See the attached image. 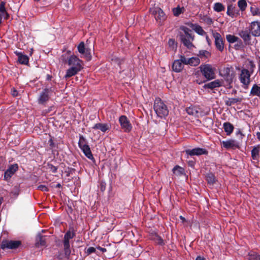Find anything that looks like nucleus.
I'll return each instance as SVG.
<instances>
[{
  "label": "nucleus",
  "mask_w": 260,
  "mask_h": 260,
  "mask_svg": "<svg viewBox=\"0 0 260 260\" xmlns=\"http://www.w3.org/2000/svg\"><path fill=\"white\" fill-rule=\"evenodd\" d=\"M178 37L180 42L189 49L194 47L192 41L194 39V36L192 31L185 26H180L179 27Z\"/></svg>",
  "instance_id": "obj_1"
},
{
  "label": "nucleus",
  "mask_w": 260,
  "mask_h": 260,
  "mask_svg": "<svg viewBox=\"0 0 260 260\" xmlns=\"http://www.w3.org/2000/svg\"><path fill=\"white\" fill-rule=\"evenodd\" d=\"M153 108L157 115L160 118H164L169 114L167 106L159 98L155 99Z\"/></svg>",
  "instance_id": "obj_2"
},
{
  "label": "nucleus",
  "mask_w": 260,
  "mask_h": 260,
  "mask_svg": "<svg viewBox=\"0 0 260 260\" xmlns=\"http://www.w3.org/2000/svg\"><path fill=\"white\" fill-rule=\"evenodd\" d=\"M76 235L74 230H70L64 235L63 245L64 254L68 258L70 256L71 250L70 247V240L73 239Z\"/></svg>",
  "instance_id": "obj_3"
},
{
  "label": "nucleus",
  "mask_w": 260,
  "mask_h": 260,
  "mask_svg": "<svg viewBox=\"0 0 260 260\" xmlns=\"http://www.w3.org/2000/svg\"><path fill=\"white\" fill-rule=\"evenodd\" d=\"M200 69L202 75L207 80H210L215 78L216 69L211 64H202Z\"/></svg>",
  "instance_id": "obj_4"
},
{
  "label": "nucleus",
  "mask_w": 260,
  "mask_h": 260,
  "mask_svg": "<svg viewBox=\"0 0 260 260\" xmlns=\"http://www.w3.org/2000/svg\"><path fill=\"white\" fill-rule=\"evenodd\" d=\"M54 89L52 88H46L39 93L37 101L39 104L45 105L50 100Z\"/></svg>",
  "instance_id": "obj_5"
},
{
  "label": "nucleus",
  "mask_w": 260,
  "mask_h": 260,
  "mask_svg": "<svg viewBox=\"0 0 260 260\" xmlns=\"http://www.w3.org/2000/svg\"><path fill=\"white\" fill-rule=\"evenodd\" d=\"M150 13L154 16L157 22L164 21L166 20L167 16L162 9L159 7H154L149 10Z\"/></svg>",
  "instance_id": "obj_6"
},
{
  "label": "nucleus",
  "mask_w": 260,
  "mask_h": 260,
  "mask_svg": "<svg viewBox=\"0 0 260 260\" xmlns=\"http://www.w3.org/2000/svg\"><path fill=\"white\" fill-rule=\"evenodd\" d=\"M119 122L121 128L124 132L128 133L131 131L132 125L126 116L124 115L121 116L119 118Z\"/></svg>",
  "instance_id": "obj_7"
},
{
  "label": "nucleus",
  "mask_w": 260,
  "mask_h": 260,
  "mask_svg": "<svg viewBox=\"0 0 260 260\" xmlns=\"http://www.w3.org/2000/svg\"><path fill=\"white\" fill-rule=\"evenodd\" d=\"M78 50L79 52L84 55V57L87 61L91 59L92 56L91 54L90 49L85 48V44L83 42H81L78 46Z\"/></svg>",
  "instance_id": "obj_8"
},
{
  "label": "nucleus",
  "mask_w": 260,
  "mask_h": 260,
  "mask_svg": "<svg viewBox=\"0 0 260 260\" xmlns=\"http://www.w3.org/2000/svg\"><path fill=\"white\" fill-rule=\"evenodd\" d=\"M213 36L215 39L216 48L222 52L224 49V42L221 35L217 32H212Z\"/></svg>",
  "instance_id": "obj_9"
},
{
  "label": "nucleus",
  "mask_w": 260,
  "mask_h": 260,
  "mask_svg": "<svg viewBox=\"0 0 260 260\" xmlns=\"http://www.w3.org/2000/svg\"><path fill=\"white\" fill-rule=\"evenodd\" d=\"M185 154L188 156H199L203 154H207L208 151L204 148H195L192 149H186L185 150Z\"/></svg>",
  "instance_id": "obj_10"
},
{
  "label": "nucleus",
  "mask_w": 260,
  "mask_h": 260,
  "mask_svg": "<svg viewBox=\"0 0 260 260\" xmlns=\"http://www.w3.org/2000/svg\"><path fill=\"white\" fill-rule=\"evenodd\" d=\"M220 74L225 78L226 81H233L235 77L233 70L229 67L224 68Z\"/></svg>",
  "instance_id": "obj_11"
},
{
  "label": "nucleus",
  "mask_w": 260,
  "mask_h": 260,
  "mask_svg": "<svg viewBox=\"0 0 260 260\" xmlns=\"http://www.w3.org/2000/svg\"><path fill=\"white\" fill-rule=\"evenodd\" d=\"M21 242L19 241H3L1 245L2 249H15L19 246Z\"/></svg>",
  "instance_id": "obj_12"
},
{
  "label": "nucleus",
  "mask_w": 260,
  "mask_h": 260,
  "mask_svg": "<svg viewBox=\"0 0 260 260\" xmlns=\"http://www.w3.org/2000/svg\"><path fill=\"white\" fill-rule=\"evenodd\" d=\"M82 61L76 55H71L68 59V64L72 66V67H78V69H81Z\"/></svg>",
  "instance_id": "obj_13"
},
{
  "label": "nucleus",
  "mask_w": 260,
  "mask_h": 260,
  "mask_svg": "<svg viewBox=\"0 0 260 260\" xmlns=\"http://www.w3.org/2000/svg\"><path fill=\"white\" fill-rule=\"evenodd\" d=\"M222 145L226 149H236L240 147L239 144L236 141L233 139L222 141Z\"/></svg>",
  "instance_id": "obj_14"
},
{
  "label": "nucleus",
  "mask_w": 260,
  "mask_h": 260,
  "mask_svg": "<svg viewBox=\"0 0 260 260\" xmlns=\"http://www.w3.org/2000/svg\"><path fill=\"white\" fill-rule=\"evenodd\" d=\"M226 14L229 16L234 18L239 14V11L233 4L229 3L227 7Z\"/></svg>",
  "instance_id": "obj_15"
},
{
  "label": "nucleus",
  "mask_w": 260,
  "mask_h": 260,
  "mask_svg": "<svg viewBox=\"0 0 260 260\" xmlns=\"http://www.w3.org/2000/svg\"><path fill=\"white\" fill-rule=\"evenodd\" d=\"M250 31L251 34L255 37L260 36V23L254 21L251 23Z\"/></svg>",
  "instance_id": "obj_16"
},
{
  "label": "nucleus",
  "mask_w": 260,
  "mask_h": 260,
  "mask_svg": "<svg viewBox=\"0 0 260 260\" xmlns=\"http://www.w3.org/2000/svg\"><path fill=\"white\" fill-rule=\"evenodd\" d=\"M18 169V166L17 164L11 165L8 169L5 172L4 174V178L5 180H7L9 179L12 175L14 174V173Z\"/></svg>",
  "instance_id": "obj_17"
},
{
  "label": "nucleus",
  "mask_w": 260,
  "mask_h": 260,
  "mask_svg": "<svg viewBox=\"0 0 260 260\" xmlns=\"http://www.w3.org/2000/svg\"><path fill=\"white\" fill-rule=\"evenodd\" d=\"M239 36L243 39L246 45H249L251 40L250 33L247 30H242L239 32Z\"/></svg>",
  "instance_id": "obj_18"
},
{
  "label": "nucleus",
  "mask_w": 260,
  "mask_h": 260,
  "mask_svg": "<svg viewBox=\"0 0 260 260\" xmlns=\"http://www.w3.org/2000/svg\"><path fill=\"white\" fill-rule=\"evenodd\" d=\"M36 246L37 247L44 246L46 245V237L41 234L37 235L36 238Z\"/></svg>",
  "instance_id": "obj_19"
},
{
  "label": "nucleus",
  "mask_w": 260,
  "mask_h": 260,
  "mask_svg": "<svg viewBox=\"0 0 260 260\" xmlns=\"http://www.w3.org/2000/svg\"><path fill=\"white\" fill-rule=\"evenodd\" d=\"M15 53L18 56V60L20 63L26 64L28 63L29 58L27 55L17 51Z\"/></svg>",
  "instance_id": "obj_20"
},
{
  "label": "nucleus",
  "mask_w": 260,
  "mask_h": 260,
  "mask_svg": "<svg viewBox=\"0 0 260 260\" xmlns=\"http://www.w3.org/2000/svg\"><path fill=\"white\" fill-rule=\"evenodd\" d=\"M250 76V73L248 70L245 69H242L240 75V81H246V80L249 81Z\"/></svg>",
  "instance_id": "obj_21"
},
{
  "label": "nucleus",
  "mask_w": 260,
  "mask_h": 260,
  "mask_svg": "<svg viewBox=\"0 0 260 260\" xmlns=\"http://www.w3.org/2000/svg\"><path fill=\"white\" fill-rule=\"evenodd\" d=\"M187 113L195 117L199 116V108L196 106H190L186 109Z\"/></svg>",
  "instance_id": "obj_22"
},
{
  "label": "nucleus",
  "mask_w": 260,
  "mask_h": 260,
  "mask_svg": "<svg viewBox=\"0 0 260 260\" xmlns=\"http://www.w3.org/2000/svg\"><path fill=\"white\" fill-rule=\"evenodd\" d=\"M183 68V64L178 60H175L172 65L173 70L176 72H180Z\"/></svg>",
  "instance_id": "obj_23"
},
{
  "label": "nucleus",
  "mask_w": 260,
  "mask_h": 260,
  "mask_svg": "<svg viewBox=\"0 0 260 260\" xmlns=\"http://www.w3.org/2000/svg\"><path fill=\"white\" fill-rule=\"evenodd\" d=\"M93 129H100L102 132L105 133L108 129H109L110 127L109 124L107 123H99L95 124L92 127Z\"/></svg>",
  "instance_id": "obj_24"
},
{
  "label": "nucleus",
  "mask_w": 260,
  "mask_h": 260,
  "mask_svg": "<svg viewBox=\"0 0 260 260\" xmlns=\"http://www.w3.org/2000/svg\"><path fill=\"white\" fill-rule=\"evenodd\" d=\"M81 70V69H78V67H71L67 70L64 77L66 79H67L68 78L71 77L76 74Z\"/></svg>",
  "instance_id": "obj_25"
},
{
  "label": "nucleus",
  "mask_w": 260,
  "mask_h": 260,
  "mask_svg": "<svg viewBox=\"0 0 260 260\" xmlns=\"http://www.w3.org/2000/svg\"><path fill=\"white\" fill-rule=\"evenodd\" d=\"M223 127L227 135H231L234 130V126L230 122H224Z\"/></svg>",
  "instance_id": "obj_26"
},
{
  "label": "nucleus",
  "mask_w": 260,
  "mask_h": 260,
  "mask_svg": "<svg viewBox=\"0 0 260 260\" xmlns=\"http://www.w3.org/2000/svg\"><path fill=\"white\" fill-rule=\"evenodd\" d=\"M259 147L254 146L251 150V157L254 160H258L259 158Z\"/></svg>",
  "instance_id": "obj_27"
},
{
  "label": "nucleus",
  "mask_w": 260,
  "mask_h": 260,
  "mask_svg": "<svg viewBox=\"0 0 260 260\" xmlns=\"http://www.w3.org/2000/svg\"><path fill=\"white\" fill-rule=\"evenodd\" d=\"M85 155L90 159H93V157L91 153L90 147L89 146H87L84 148H81Z\"/></svg>",
  "instance_id": "obj_28"
},
{
  "label": "nucleus",
  "mask_w": 260,
  "mask_h": 260,
  "mask_svg": "<svg viewBox=\"0 0 260 260\" xmlns=\"http://www.w3.org/2000/svg\"><path fill=\"white\" fill-rule=\"evenodd\" d=\"M188 64L191 66H197L200 63V60L198 57H192L187 60Z\"/></svg>",
  "instance_id": "obj_29"
},
{
  "label": "nucleus",
  "mask_w": 260,
  "mask_h": 260,
  "mask_svg": "<svg viewBox=\"0 0 260 260\" xmlns=\"http://www.w3.org/2000/svg\"><path fill=\"white\" fill-rule=\"evenodd\" d=\"M200 19L207 25H210L213 24V21L212 19L207 15H200Z\"/></svg>",
  "instance_id": "obj_30"
},
{
  "label": "nucleus",
  "mask_w": 260,
  "mask_h": 260,
  "mask_svg": "<svg viewBox=\"0 0 260 260\" xmlns=\"http://www.w3.org/2000/svg\"><path fill=\"white\" fill-rule=\"evenodd\" d=\"M173 15L175 16H178L181 14H182L185 11V9L183 7H180L178 6L176 8H174L172 9Z\"/></svg>",
  "instance_id": "obj_31"
},
{
  "label": "nucleus",
  "mask_w": 260,
  "mask_h": 260,
  "mask_svg": "<svg viewBox=\"0 0 260 260\" xmlns=\"http://www.w3.org/2000/svg\"><path fill=\"white\" fill-rule=\"evenodd\" d=\"M247 259L248 260H260V255L254 251L249 252Z\"/></svg>",
  "instance_id": "obj_32"
},
{
  "label": "nucleus",
  "mask_w": 260,
  "mask_h": 260,
  "mask_svg": "<svg viewBox=\"0 0 260 260\" xmlns=\"http://www.w3.org/2000/svg\"><path fill=\"white\" fill-rule=\"evenodd\" d=\"M250 94L252 95L260 96V87L256 84H254L251 89Z\"/></svg>",
  "instance_id": "obj_33"
},
{
  "label": "nucleus",
  "mask_w": 260,
  "mask_h": 260,
  "mask_svg": "<svg viewBox=\"0 0 260 260\" xmlns=\"http://www.w3.org/2000/svg\"><path fill=\"white\" fill-rule=\"evenodd\" d=\"M221 82H209L207 84H205L204 87L205 88H209L210 89H213V88L219 87L221 86Z\"/></svg>",
  "instance_id": "obj_34"
},
{
  "label": "nucleus",
  "mask_w": 260,
  "mask_h": 260,
  "mask_svg": "<svg viewBox=\"0 0 260 260\" xmlns=\"http://www.w3.org/2000/svg\"><path fill=\"white\" fill-rule=\"evenodd\" d=\"M173 173L177 176L183 175L184 173V170L181 167L176 166L173 169Z\"/></svg>",
  "instance_id": "obj_35"
},
{
  "label": "nucleus",
  "mask_w": 260,
  "mask_h": 260,
  "mask_svg": "<svg viewBox=\"0 0 260 260\" xmlns=\"http://www.w3.org/2000/svg\"><path fill=\"white\" fill-rule=\"evenodd\" d=\"M206 179L208 183L210 184H213L216 181L214 175L212 173L207 174L206 176Z\"/></svg>",
  "instance_id": "obj_36"
},
{
  "label": "nucleus",
  "mask_w": 260,
  "mask_h": 260,
  "mask_svg": "<svg viewBox=\"0 0 260 260\" xmlns=\"http://www.w3.org/2000/svg\"><path fill=\"white\" fill-rule=\"evenodd\" d=\"M224 6L220 3H216L214 5L213 9L217 12H220L224 10Z\"/></svg>",
  "instance_id": "obj_37"
},
{
  "label": "nucleus",
  "mask_w": 260,
  "mask_h": 260,
  "mask_svg": "<svg viewBox=\"0 0 260 260\" xmlns=\"http://www.w3.org/2000/svg\"><path fill=\"white\" fill-rule=\"evenodd\" d=\"M78 145L80 149L88 146L85 138L82 135L80 136Z\"/></svg>",
  "instance_id": "obj_38"
},
{
  "label": "nucleus",
  "mask_w": 260,
  "mask_h": 260,
  "mask_svg": "<svg viewBox=\"0 0 260 260\" xmlns=\"http://www.w3.org/2000/svg\"><path fill=\"white\" fill-rule=\"evenodd\" d=\"M226 39L230 43H235L236 42H238L240 40V39L238 37L232 35H226Z\"/></svg>",
  "instance_id": "obj_39"
},
{
  "label": "nucleus",
  "mask_w": 260,
  "mask_h": 260,
  "mask_svg": "<svg viewBox=\"0 0 260 260\" xmlns=\"http://www.w3.org/2000/svg\"><path fill=\"white\" fill-rule=\"evenodd\" d=\"M238 6L241 11H245L247 7V3L246 0H239L238 2Z\"/></svg>",
  "instance_id": "obj_40"
},
{
  "label": "nucleus",
  "mask_w": 260,
  "mask_h": 260,
  "mask_svg": "<svg viewBox=\"0 0 260 260\" xmlns=\"http://www.w3.org/2000/svg\"><path fill=\"white\" fill-rule=\"evenodd\" d=\"M250 11L253 15H260L259 9L255 5H253L250 7Z\"/></svg>",
  "instance_id": "obj_41"
},
{
  "label": "nucleus",
  "mask_w": 260,
  "mask_h": 260,
  "mask_svg": "<svg viewBox=\"0 0 260 260\" xmlns=\"http://www.w3.org/2000/svg\"><path fill=\"white\" fill-rule=\"evenodd\" d=\"M247 68V70L249 71L250 74H252L253 72L254 69L255 68V65L254 64L253 61H249Z\"/></svg>",
  "instance_id": "obj_42"
},
{
  "label": "nucleus",
  "mask_w": 260,
  "mask_h": 260,
  "mask_svg": "<svg viewBox=\"0 0 260 260\" xmlns=\"http://www.w3.org/2000/svg\"><path fill=\"white\" fill-rule=\"evenodd\" d=\"M195 31L199 35L203 36L206 34V32L204 30L202 27L200 25H197L195 29Z\"/></svg>",
  "instance_id": "obj_43"
},
{
  "label": "nucleus",
  "mask_w": 260,
  "mask_h": 260,
  "mask_svg": "<svg viewBox=\"0 0 260 260\" xmlns=\"http://www.w3.org/2000/svg\"><path fill=\"white\" fill-rule=\"evenodd\" d=\"M239 102V100L236 98H231L229 99L228 100L226 101V105L228 106H231L232 104L236 103Z\"/></svg>",
  "instance_id": "obj_44"
},
{
  "label": "nucleus",
  "mask_w": 260,
  "mask_h": 260,
  "mask_svg": "<svg viewBox=\"0 0 260 260\" xmlns=\"http://www.w3.org/2000/svg\"><path fill=\"white\" fill-rule=\"evenodd\" d=\"M210 55V53L206 50H201L199 52V56L201 57L208 58Z\"/></svg>",
  "instance_id": "obj_45"
},
{
  "label": "nucleus",
  "mask_w": 260,
  "mask_h": 260,
  "mask_svg": "<svg viewBox=\"0 0 260 260\" xmlns=\"http://www.w3.org/2000/svg\"><path fill=\"white\" fill-rule=\"evenodd\" d=\"M95 251L96 249L95 248L93 247H90L86 250L85 253H86L87 255H89L92 253L95 252Z\"/></svg>",
  "instance_id": "obj_46"
},
{
  "label": "nucleus",
  "mask_w": 260,
  "mask_h": 260,
  "mask_svg": "<svg viewBox=\"0 0 260 260\" xmlns=\"http://www.w3.org/2000/svg\"><path fill=\"white\" fill-rule=\"evenodd\" d=\"M188 58H186L184 55H181L180 59H178L182 64H188L187 60Z\"/></svg>",
  "instance_id": "obj_47"
},
{
  "label": "nucleus",
  "mask_w": 260,
  "mask_h": 260,
  "mask_svg": "<svg viewBox=\"0 0 260 260\" xmlns=\"http://www.w3.org/2000/svg\"><path fill=\"white\" fill-rule=\"evenodd\" d=\"M37 188L43 191H48L49 190L48 188L44 185H40L37 187Z\"/></svg>",
  "instance_id": "obj_48"
},
{
  "label": "nucleus",
  "mask_w": 260,
  "mask_h": 260,
  "mask_svg": "<svg viewBox=\"0 0 260 260\" xmlns=\"http://www.w3.org/2000/svg\"><path fill=\"white\" fill-rule=\"evenodd\" d=\"M48 169L53 173H55L57 171V167L54 166L52 164H48Z\"/></svg>",
  "instance_id": "obj_49"
},
{
  "label": "nucleus",
  "mask_w": 260,
  "mask_h": 260,
  "mask_svg": "<svg viewBox=\"0 0 260 260\" xmlns=\"http://www.w3.org/2000/svg\"><path fill=\"white\" fill-rule=\"evenodd\" d=\"M242 42L241 40L240 39L237 42V44L235 45V48L236 50H239L242 47Z\"/></svg>",
  "instance_id": "obj_50"
},
{
  "label": "nucleus",
  "mask_w": 260,
  "mask_h": 260,
  "mask_svg": "<svg viewBox=\"0 0 260 260\" xmlns=\"http://www.w3.org/2000/svg\"><path fill=\"white\" fill-rule=\"evenodd\" d=\"M5 11H6L5 9V3L2 2L0 4V13H3Z\"/></svg>",
  "instance_id": "obj_51"
},
{
  "label": "nucleus",
  "mask_w": 260,
  "mask_h": 260,
  "mask_svg": "<svg viewBox=\"0 0 260 260\" xmlns=\"http://www.w3.org/2000/svg\"><path fill=\"white\" fill-rule=\"evenodd\" d=\"M168 44L170 46H171L173 47V48H174V46L175 45V47H176V45H175V41L174 39H170L168 42Z\"/></svg>",
  "instance_id": "obj_52"
},
{
  "label": "nucleus",
  "mask_w": 260,
  "mask_h": 260,
  "mask_svg": "<svg viewBox=\"0 0 260 260\" xmlns=\"http://www.w3.org/2000/svg\"><path fill=\"white\" fill-rule=\"evenodd\" d=\"M0 15H2V18L3 17H4L5 19H8L9 17V15L7 12V11L4 12L3 13H1Z\"/></svg>",
  "instance_id": "obj_53"
},
{
  "label": "nucleus",
  "mask_w": 260,
  "mask_h": 260,
  "mask_svg": "<svg viewBox=\"0 0 260 260\" xmlns=\"http://www.w3.org/2000/svg\"><path fill=\"white\" fill-rule=\"evenodd\" d=\"M11 93L13 96H16L18 94V91L14 88L12 89Z\"/></svg>",
  "instance_id": "obj_54"
},
{
  "label": "nucleus",
  "mask_w": 260,
  "mask_h": 260,
  "mask_svg": "<svg viewBox=\"0 0 260 260\" xmlns=\"http://www.w3.org/2000/svg\"><path fill=\"white\" fill-rule=\"evenodd\" d=\"M158 243L160 245H163L164 244L163 240L160 237L158 238Z\"/></svg>",
  "instance_id": "obj_55"
},
{
  "label": "nucleus",
  "mask_w": 260,
  "mask_h": 260,
  "mask_svg": "<svg viewBox=\"0 0 260 260\" xmlns=\"http://www.w3.org/2000/svg\"><path fill=\"white\" fill-rule=\"evenodd\" d=\"M236 135H240L241 139H242L244 136V135L242 134V132L240 129H239L238 131L236 133Z\"/></svg>",
  "instance_id": "obj_56"
},
{
  "label": "nucleus",
  "mask_w": 260,
  "mask_h": 260,
  "mask_svg": "<svg viewBox=\"0 0 260 260\" xmlns=\"http://www.w3.org/2000/svg\"><path fill=\"white\" fill-rule=\"evenodd\" d=\"M97 249H99L100 250H101L103 252H106L107 251L106 248L101 247L100 246L97 247Z\"/></svg>",
  "instance_id": "obj_57"
},
{
  "label": "nucleus",
  "mask_w": 260,
  "mask_h": 260,
  "mask_svg": "<svg viewBox=\"0 0 260 260\" xmlns=\"http://www.w3.org/2000/svg\"><path fill=\"white\" fill-rule=\"evenodd\" d=\"M49 145L51 147H53L54 146V143H53V141L52 140V139H50L49 141Z\"/></svg>",
  "instance_id": "obj_58"
},
{
  "label": "nucleus",
  "mask_w": 260,
  "mask_h": 260,
  "mask_svg": "<svg viewBox=\"0 0 260 260\" xmlns=\"http://www.w3.org/2000/svg\"><path fill=\"white\" fill-rule=\"evenodd\" d=\"M196 260H205V258L199 256H197Z\"/></svg>",
  "instance_id": "obj_59"
},
{
  "label": "nucleus",
  "mask_w": 260,
  "mask_h": 260,
  "mask_svg": "<svg viewBox=\"0 0 260 260\" xmlns=\"http://www.w3.org/2000/svg\"><path fill=\"white\" fill-rule=\"evenodd\" d=\"M257 138L260 141V132H257L256 133Z\"/></svg>",
  "instance_id": "obj_60"
},
{
  "label": "nucleus",
  "mask_w": 260,
  "mask_h": 260,
  "mask_svg": "<svg viewBox=\"0 0 260 260\" xmlns=\"http://www.w3.org/2000/svg\"><path fill=\"white\" fill-rule=\"evenodd\" d=\"M206 40L208 43L209 44H210L211 43V41L209 39V37L208 36L206 37Z\"/></svg>",
  "instance_id": "obj_61"
},
{
  "label": "nucleus",
  "mask_w": 260,
  "mask_h": 260,
  "mask_svg": "<svg viewBox=\"0 0 260 260\" xmlns=\"http://www.w3.org/2000/svg\"><path fill=\"white\" fill-rule=\"evenodd\" d=\"M51 76H50V75H47V79L48 80H51Z\"/></svg>",
  "instance_id": "obj_62"
},
{
  "label": "nucleus",
  "mask_w": 260,
  "mask_h": 260,
  "mask_svg": "<svg viewBox=\"0 0 260 260\" xmlns=\"http://www.w3.org/2000/svg\"><path fill=\"white\" fill-rule=\"evenodd\" d=\"M16 190H17V189L16 188ZM12 193H14V194L16 196H17L18 194V192H17V190H16V191L15 192H12Z\"/></svg>",
  "instance_id": "obj_63"
},
{
  "label": "nucleus",
  "mask_w": 260,
  "mask_h": 260,
  "mask_svg": "<svg viewBox=\"0 0 260 260\" xmlns=\"http://www.w3.org/2000/svg\"><path fill=\"white\" fill-rule=\"evenodd\" d=\"M180 218L183 220V221H184L185 220V218L182 217V216H180Z\"/></svg>",
  "instance_id": "obj_64"
}]
</instances>
